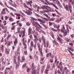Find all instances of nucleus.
Returning a JSON list of instances; mask_svg holds the SVG:
<instances>
[{
  "label": "nucleus",
  "instance_id": "43",
  "mask_svg": "<svg viewBox=\"0 0 74 74\" xmlns=\"http://www.w3.org/2000/svg\"><path fill=\"white\" fill-rule=\"evenodd\" d=\"M14 64H16V59L15 58H14Z\"/></svg>",
  "mask_w": 74,
  "mask_h": 74
},
{
  "label": "nucleus",
  "instance_id": "35",
  "mask_svg": "<svg viewBox=\"0 0 74 74\" xmlns=\"http://www.w3.org/2000/svg\"><path fill=\"white\" fill-rule=\"evenodd\" d=\"M34 59L36 60H38V58L37 56L36 55H35Z\"/></svg>",
  "mask_w": 74,
  "mask_h": 74
},
{
  "label": "nucleus",
  "instance_id": "37",
  "mask_svg": "<svg viewBox=\"0 0 74 74\" xmlns=\"http://www.w3.org/2000/svg\"><path fill=\"white\" fill-rule=\"evenodd\" d=\"M50 34L51 35V36L52 37H53H53H54V36L53 35V32H50Z\"/></svg>",
  "mask_w": 74,
  "mask_h": 74
},
{
  "label": "nucleus",
  "instance_id": "19",
  "mask_svg": "<svg viewBox=\"0 0 74 74\" xmlns=\"http://www.w3.org/2000/svg\"><path fill=\"white\" fill-rule=\"evenodd\" d=\"M67 32L69 33V32H68V31H67V30H65V32L64 33V37L65 36H66L67 35Z\"/></svg>",
  "mask_w": 74,
  "mask_h": 74
},
{
  "label": "nucleus",
  "instance_id": "59",
  "mask_svg": "<svg viewBox=\"0 0 74 74\" xmlns=\"http://www.w3.org/2000/svg\"><path fill=\"white\" fill-rule=\"evenodd\" d=\"M50 62H51V63H53V60L51 59L50 60Z\"/></svg>",
  "mask_w": 74,
  "mask_h": 74
},
{
  "label": "nucleus",
  "instance_id": "16",
  "mask_svg": "<svg viewBox=\"0 0 74 74\" xmlns=\"http://www.w3.org/2000/svg\"><path fill=\"white\" fill-rule=\"evenodd\" d=\"M10 37H11V35H8L6 40H5V42H6V41H8V40L10 39Z\"/></svg>",
  "mask_w": 74,
  "mask_h": 74
},
{
  "label": "nucleus",
  "instance_id": "42",
  "mask_svg": "<svg viewBox=\"0 0 74 74\" xmlns=\"http://www.w3.org/2000/svg\"><path fill=\"white\" fill-rule=\"evenodd\" d=\"M69 1H70V2L71 3V4H72L73 5H74V1H72V0H69Z\"/></svg>",
  "mask_w": 74,
  "mask_h": 74
},
{
  "label": "nucleus",
  "instance_id": "4",
  "mask_svg": "<svg viewBox=\"0 0 74 74\" xmlns=\"http://www.w3.org/2000/svg\"><path fill=\"white\" fill-rule=\"evenodd\" d=\"M35 44L34 45L33 43V41H32L31 42V45L32 46V47L34 48L35 49H36V47H37V42L35 43Z\"/></svg>",
  "mask_w": 74,
  "mask_h": 74
},
{
  "label": "nucleus",
  "instance_id": "3",
  "mask_svg": "<svg viewBox=\"0 0 74 74\" xmlns=\"http://www.w3.org/2000/svg\"><path fill=\"white\" fill-rule=\"evenodd\" d=\"M54 26L55 28H57V30L51 27L50 28L51 30H52V31H53V32H57L59 29V27H60V25H58V26H57V25L56 24H54Z\"/></svg>",
  "mask_w": 74,
  "mask_h": 74
},
{
  "label": "nucleus",
  "instance_id": "36",
  "mask_svg": "<svg viewBox=\"0 0 74 74\" xmlns=\"http://www.w3.org/2000/svg\"><path fill=\"white\" fill-rule=\"evenodd\" d=\"M3 25L5 26V25H7V21L6 20H5L3 22Z\"/></svg>",
  "mask_w": 74,
  "mask_h": 74
},
{
  "label": "nucleus",
  "instance_id": "25",
  "mask_svg": "<svg viewBox=\"0 0 74 74\" xmlns=\"http://www.w3.org/2000/svg\"><path fill=\"white\" fill-rule=\"evenodd\" d=\"M21 47H18V48L17 49V54H18V55H19L20 54V52H19V50H20V48Z\"/></svg>",
  "mask_w": 74,
  "mask_h": 74
},
{
  "label": "nucleus",
  "instance_id": "29",
  "mask_svg": "<svg viewBox=\"0 0 74 74\" xmlns=\"http://www.w3.org/2000/svg\"><path fill=\"white\" fill-rule=\"evenodd\" d=\"M4 66H1V67L0 68V70L1 71H3V70L4 69Z\"/></svg>",
  "mask_w": 74,
  "mask_h": 74
},
{
  "label": "nucleus",
  "instance_id": "15",
  "mask_svg": "<svg viewBox=\"0 0 74 74\" xmlns=\"http://www.w3.org/2000/svg\"><path fill=\"white\" fill-rule=\"evenodd\" d=\"M4 46L3 45H1V49L2 52H4Z\"/></svg>",
  "mask_w": 74,
  "mask_h": 74
},
{
  "label": "nucleus",
  "instance_id": "50",
  "mask_svg": "<svg viewBox=\"0 0 74 74\" xmlns=\"http://www.w3.org/2000/svg\"><path fill=\"white\" fill-rule=\"evenodd\" d=\"M43 26H44V27L46 29H48V26H47V25H45V24L43 25Z\"/></svg>",
  "mask_w": 74,
  "mask_h": 74
},
{
  "label": "nucleus",
  "instance_id": "17",
  "mask_svg": "<svg viewBox=\"0 0 74 74\" xmlns=\"http://www.w3.org/2000/svg\"><path fill=\"white\" fill-rule=\"evenodd\" d=\"M65 30V27H64V26L63 25V27L61 29V32L62 33H64V30Z\"/></svg>",
  "mask_w": 74,
  "mask_h": 74
},
{
  "label": "nucleus",
  "instance_id": "30",
  "mask_svg": "<svg viewBox=\"0 0 74 74\" xmlns=\"http://www.w3.org/2000/svg\"><path fill=\"white\" fill-rule=\"evenodd\" d=\"M27 11H31V12H32V11H33V10L32 9V8H29V7H28V8H27Z\"/></svg>",
  "mask_w": 74,
  "mask_h": 74
},
{
  "label": "nucleus",
  "instance_id": "33",
  "mask_svg": "<svg viewBox=\"0 0 74 74\" xmlns=\"http://www.w3.org/2000/svg\"><path fill=\"white\" fill-rule=\"evenodd\" d=\"M43 15H44V16H46V17H47V18H50V17L48 16V15H47V14L45 13Z\"/></svg>",
  "mask_w": 74,
  "mask_h": 74
},
{
  "label": "nucleus",
  "instance_id": "23",
  "mask_svg": "<svg viewBox=\"0 0 74 74\" xmlns=\"http://www.w3.org/2000/svg\"><path fill=\"white\" fill-rule=\"evenodd\" d=\"M31 74H36V71L34 69H33L32 71V73Z\"/></svg>",
  "mask_w": 74,
  "mask_h": 74
},
{
  "label": "nucleus",
  "instance_id": "46",
  "mask_svg": "<svg viewBox=\"0 0 74 74\" xmlns=\"http://www.w3.org/2000/svg\"><path fill=\"white\" fill-rule=\"evenodd\" d=\"M15 25H13V26L12 27L11 30H14V29H15Z\"/></svg>",
  "mask_w": 74,
  "mask_h": 74
},
{
  "label": "nucleus",
  "instance_id": "6",
  "mask_svg": "<svg viewBox=\"0 0 74 74\" xmlns=\"http://www.w3.org/2000/svg\"><path fill=\"white\" fill-rule=\"evenodd\" d=\"M21 60H20V56H18V62L17 64H16V68H18V67H19V64H20V62Z\"/></svg>",
  "mask_w": 74,
  "mask_h": 74
},
{
  "label": "nucleus",
  "instance_id": "18",
  "mask_svg": "<svg viewBox=\"0 0 74 74\" xmlns=\"http://www.w3.org/2000/svg\"><path fill=\"white\" fill-rule=\"evenodd\" d=\"M38 21L40 22L43 23H45V21H43V20H42V19L40 18L38 19Z\"/></svg>",
  "mask_w": 74,
  "mask_h": 74
},
{
  "label": "nucleus",
  "instance_id": "22",
  "mask_svg": "<svg viewBox=\"0 0 74 74\" xmlns=\"http://www.w3.org/2000/svg\"><path fill=\"white\" fill-rule=\"evenodd\" d=\"M18 44V41H17V39H16L15 41H14V44L15 46L16 45V44Z\"/></svg>",
  "mask_w": 74,
  "mask_h": 74
},
{
  "label": "nucleus",
  "instance_id": "41",
  "mask_svg": "<svg viewBox=\"0 0 74 74\" xmlns=\"http://www.w3.org/2000/svg\"><path fill=\"white\" fill-rule=\"evenodd\" d=\"M66 28L67 29V30H67V31H68V32H69V26H68V25H66Z\"/></svg>",
  "mask_w": 74,
  "mask_h": 74
},
{
  "label": "nucleus",
  "instance_id": "60",
  "mask_svg": "<svg viewBox=\"0 0 74 74\" xmlns=\"http://www.w3.org/2000/svg\"><path fill=\"white\" fill-rule=\"evenodd\" d=\"M54 19H55V18H50V21H54Z\"/></svg>",
  "mask_w": 74,
  "mask_h": 74
},
{
  "label": "nucleus",
  "instance_id": "57",
  "mask_svg": "<svg viewBox=\"0 0 74 74\" xmlns=\"http://www.w3.org/2000/svg\"><path fill=\"white\" fill-rule=\"evenodd\" d=\"M57 40L58 41H59L61 40V39H60V38L59 37H58L57 38Z\"/></svg>",
  "mask_w": 74,
  "mask_h": 74
},
{
  "label": "nucleus",
  "instance_id": "13",
  "mask_svg": "<svg viewBox=\"0 0 74 74\" xmlns=\"http://www.w3.org/2000/svg\"><path fill=\"white\" fill-rule=\"evenodd\" d=\"M50 4H51V5H53V7H55V8H56V9H57V10H59V8H58V7H57V6H56L53 3L51 2L50 3Z\"/></svg>",
  "mask_w": 74,
  "mask_h": 74
},
{
  "label": "nucleus",
  "instance_id": "52",
  "mask_svg": "<svg viewBox=\"0 0 74 74\" xmlns=\"http://www.w3.org/2000/svg\"><path fill=\"white\" fill-rule=\"evenodd\" d=\"M45 58L44 57H41L40 58V60L44 61Z\"/></svg>",
  "mask_w": 74,
  "mask_h": 74
},
{
  "label": "nucleus",
  "instance_id": "38",
  "mask_svg": "<svg viewBox=\"0 0 74 74\" xmlns=\"http://www.w3.org/2000/svg\"><path fill=\"white\" fill-rule=\"evenodd\" d=\"M65 40L67 41V42H70V39L67 38H65Z\"/></svg>",
  "mask_w": 74,
  "mask_h": 74
},
{
  "label": "nucleus",
  "instance_id": "61",
  "mask_svg": "<svg viewBox=\"0 0 74 74\" xmlns=\"http://www.w3.org/2000/svg\"><path fill=\"white\" fill-rule=\"evenodd\" d=\"M41 33H43V34H46L45 32L44 31H42H42H41Z\"/></svg>",
  "mask_w": 74,
  "mask_h": 74
},
{
  "label": "nucleus",
  "instance_id": "51",
  "mask_svg": "<svg viewBox=\"0 0 74 74\" xmlns=\"http://www.w3.org/2000/svg\"><path fill=\"white\" fill-rule=\"evenodd\" d=\"M55 63H53L52 65V68H55Z\"/></svg>",
  "mask_w": 74,
  "mask_h": 74
},
{
  "label": "nucleus",
  "instance_id": "48",
  "mask_svg": "<svg viewBox=\"0 0 74 74\" xmlns=\"http://www.w3.org/2000/svg\"><path fill=\"white\" fill-rule=\"evenodd\" d=\"M40 52V55L41 56H42L43 55V54H42V50H39Z\"/></svg>",
  "mask_w": 74,
  "mask_h": 74
},
{
  "label": "nucleus",
  "instance_id": "8",
  "mask_svg": "<svg viewBox=\"0 0 74 74\" xmlns=\"http://www.w3.org/2000/svg\"><path fill=\"white\" fill-rule=\"evenodd\" d=\"M51 67V66L50 65H49L47 66L46 69L45 70L46 72H45V73L46 74H48V72L49 71V70H48L49 69H50V67Z\"/></svg>",
  "mask_w": 74,
  "mask_h": 74
},
{
  "label": "nucleus",
  "instance_id": "27",
  "mask_svg": "<svg viewBox=\"0 0 74 74\" xmlns=\"http://www.w3.org/2000/svg\"><path fill=\"white\" fill-rule=\"evenodd\" d=\"M9 20L10 22H13V21H14V20L13 18H12L10 17L9 19Z\"/></svg>",
  "mask_w": 74,
  "mask_h": 74
},
{
  "label": "nucleus",
  "instance_id": "20",
  "mask_svg": "<svg viewBox=\"0 0 74 74\" xmlns=\"http://www.w3.org/2000/svg\"><path fill=\"white\" fill-rule=\"evenodd\" d=\"M41 8L43 10H48V9L46 8V5L43 6V7H41Z\"/></svg>",
  "mask_w": 74,
  "mask_h": 74
},
{
  "label": "nucleus",
  "instance_id": "11",
  "mask_svg": "<svg viewBox=\"0 0 74 74\" xmlns=\"http://www.w3.org/2000/svg\"><path fill=\"white\" fill-rule=\"evenodd\" d=\"M28 31H29V34H28L29 36L30 35V33H31V34H33V31H32V29L31 27L29 28Z\"/></svg>",
  "mask_w": 74,
  "mask_h": 74
},
{
  "label": "nucleus",
  "instance_id": "62",
  "mask_svg": "<svg viewBox=\"0 0 74 74\" xmlns=\"http://www.w3.org/2000/svg\"><path fill=\"white\" fill-rule=\"evenodd\" d=\"M32 19H33V20H34V21H37L38 20V19L35 18H32Z\"/></svg>",
  "mask_w": 74,
  "mask_h": 74
},
{
  "label": "nucleus",
  "instance_id": "32",
  "mask_svg": "<svg viewBox=\"0 0 74 74\" xmlns=\"http://www.w3.org/2000/svg\"><path fill=\"white\" fill-rule=\"evenodd\" d=\"M31 67L32 68H33V69H36V67L34 66V63H33L32 65H31Z\"/></svg>",
  "mask_w": 74,
  "mask_h": 74
},
{
  "label": "nucleus",
  "instance_id": "7",
  "mask_svg": "<svg viewBox=\"0 0 74 74\" xmlns=\"http://www.w3.org/2000/svg\"><path fill=\"white\" fill-rule=\"evenodd\" d=\"M68 7L69 8V9L70 11V12L71 14L72 13V12H73L72 10L73 9L72 8V6L71 5V3H69L68 4Z\"/></svg>",
  "mask_w": 74,
  "mask_h": 74
},
{
  "label": "nucleus",
  "instance_id": "10",
  "mask_svg": "<svg viewBox=\"0 0 74 74\" xmlns=\"http://www.w3.org/2000/svg\"><path fill=\"white\" fill-rule=\"evenodd\" d=\"M34 38L35 39H34V42L35 43H36V42H37V41L38 40L39 38L37 37V36L34 35Z\"/></svg>",
  "mask_w": 74,
  "mask_h": 74
},
{
  "label": "nucleus",
  "instance_id": "64",
  "mask_svg": "<svg viewBox=\"0 0 74 74\" xmlns=\"http://www.w3.org/2000/svg\"><path fill=\"white\" fill-rule=\"evenodd\" d=\"M40 62L41 64H43L44 63V61L40 60Z\"/></svg>",
  "mask_w": 74,
  "mask_h": 74
},
{
  "label": "nucleus",
  "instance_id": "53",
  "mask_svg": "<svg viewBox=\"0 0 74 74\" xmlns=\"http://www.w3.org/2000/svg\"><path fill=\"white\" fill-rule=\"evenodd\" d=\"M57 73L58 74H61V72L59 70H58L57 71Z\"/></svg>",
  "mask_w": 74,
  "mask_h": 74
},
{
  "label": "nucleus",
  "instance_id": "21",
  "mask_svg": "<svg viewBox=\"0 0 74 74\" xmlns=\"http://www.w3.org/2000/svg\"><path fill=\"white\" fill-rule=\"evenodd\" d=\"M42 40L43 41V43L44 44H46V43L45 42L46 40H45V38L44 37L42 36Z\"/></svg>",
  "mask_w": 74,
  "mask_h": 74
},
{
  "label": "nucleus",
  "instance_id": "49",
  "mask_svg": "<svg viewBox=\"0 0 74 74\" xmlns=\"http://www.w3.org/2000/svg\"><path fill=\"white\" fill-rule=\"evenodd\" d=\"M43 11L44 12H47V13L49 12V11L47 10H43Z\"/></svg>",
  "mask_w": 74,
  "mask_h": 74
},
{
  "label": "nucleus",
  "instance_id": "24",
  "mask_svg": "<svg viewBox=\"0 0 74 74\" xmlns=\"http://www.w3.org/2000/svg\"><path fill=\"white\" fill-rule=\"evenodd\" d=\"M37 45H38V49L39 50H40V42H38L37 43Z\"/></svg>",
  "mask_w": 74,
  "mask_h": 74
},
{
  "label": "nucleus",
  "instance_id": "39",
  "mask_svg": "<svg viewBox=\"0 0 74 74\" xmlns=\"http://www.w3.org/2000/svg\"><path fill=\"white\" fill-rule=\"evenodd\" d=\"M48 44H49V42L47 41L46 42V48H48Z\"/></svg>",
  "mask_w": 74,
  "mask_h": 74
},
{
  "label": "nucleus",
  "instance_id": "47",
  "mask_svg": "<svg viewBox=\"0 0 74 74\" xmlns=\"http://www.w3.org/2000/svg\"><path fill=\"white\" fill-rule=\"evenodd\" d=\"M5 12V9H3V10L2 12H1V14H3L4 13V14H5V13H4Z\"/></svg>",
  "mask_w": 74,
  "mask_h": 74
},
{
  "label": "nucleus",
  "instance_id": "9",
  "mask_svg": "<svg viewBox=\"0 0 74 74\" xmlns=\"http://www.w3.org/2000/svg\"><path fill=\"white\" fill-rule=\"evenodd\" d=\"M23 11L25 13L28 14V15H31L32 14V12L30 11L29 10H27V11H26L25 10H23Z\"/></svg>",
  "mask_w": 74,
  "mask_h": 74
},
{
  "label": "nucleus",
  "instance_id": "2",
  "mask_svg": "<svg viewBox=\"0 0 74 74\" xmlns=\"http://www.w3.org/2000/svg\"><path fill=\"white\" fill-rule=\"evenodd\" d=\"M12 68V66H10L9 67H6L5 71L4 74H8V73H9V72L10 71V70H11Z\"/></svg>",
  "mask_w": 74,
  "mask_h": 74
},
{
  "label": "nucleus",
  "instance_id": "55",
  "mask_svg": "<svg viewBox=\"0 0 74 74\" xmlns=\"http://www.w3.org/2000/svg\"><path fill=\"white\" fill-rule=\"evenodd\" d=\"M24 6L25 8H27V9L29 7H28V6H27L26 5V4H24Z\"/></svg>",
  "mask_w": 74,
  "mask_h": 74
},
{
  "label": "nucleus",
  "instance_id": "28",
  "mask_svg": "<svg viewBox=\"0 0 74 74\" xmlns=\"http://www.w3.org/2000/svg\"><path fill=\"white\" fill-rule=\"evenodd\" d=\"M6 43L8 45H7V47H8V46H10V44H11V42H10V41H8L6 42Z\"/></svg>",
  "mask_w": 74,
  "mask_h": 74
},
{
  "label": "nucleus",
  "instance_id": "1",
  "mask_svg": "<svg viewBox=\"0 0 74 74\" xmlns=\"http://www.w3.org/2000/svg\"><path fill=\"white\" fill-rule=\"evenodd\" d=\"M32 23L33 24V26H35V27L36 28V29L37 30V31L38 32H39V33H41V31H42V30L40 28H42V27H41V25H40L38 22L37 21H36L35 22L34 21H32ZM37 26H38L40 27V28L38 27V28H37L36 27H37Z\"/></svg>",
  "mask_w": 74,
  "mask_h": 74
},
{
  "label": "nucleus",
  "instance_id": "5",
  "mask_svg": "<svg viewBox=\"0 0 74 74\" xmlns=\"http://www.w3.org/2000/svg\"><path fill=\"white\" fill-rule=\"evenodd\" d=\"M33 8H35L36 10L38 12H39V10L41 9V7H38V5H35L33 6Z\"/></svg>",
  "mask_w": 74,
  "mask_h": 74
},
{
  "label": "nucleus",
  "instance_id": "12",
  "mask_svg": "<svg viewBox=\"0 0 74 74\" xmlns=\"http://www.w3.org/2000/svg\"><path fill=\"white\" fill-rule=\"evenodd\" d=\"M23 45L24 46V50H26L27 49V45L25 42H23Z\"/></svg>",
  "mask_w": 74,
  "mask_h": 74
},
{
  "label": "nucleus",
  "instance_id": "45",
  "mask_svg": "<svg viewBox=\"0 0 74 74\" xmlns=\"http://www.w3.org/2000/svg\"><path fill=\"white\" fill-rule=\"evenodd\" d=\"M45 53H48V52H49V50L48 49H46L45 50Z\"/></svg>",
  "mask_w": 74,
  "mask_h": 74
},
{
  "label": "nucleus",
  "instance_id": "56",
  "mask_svg": "<svg viewBox=\"0 0 74 74\" xmlns=\"http://www.w3.org/2000/svg\"><path fill=\"white\" fill-rule=\"evenodd\" d=\"M5 20H7L8 19V17H7V16H5Z\"/></svg>",
  "mask_w": 74,
  "mask_h": 74
},
{
  "label": "nucleus",
  "instance_id": "34",
  "mask_svg": "<svg viewBox=\"0 0 74 74\" xmlns=\"http://www.w3.org/2000/svg\"><path fill=\"white\" fill-rule=\"evenodd\" d=\"M30 68H28L27 69V72L28 73H29L30 72Z\"/></svg>",
  "mask_w": 74,
  "mask_h": 74
},
{
  "label": "nucleus",
  "instance_id": "40",
  "mask_svg": "<svg viewBox=\"0 0 74 74\" xmlns=\"http://www.w3.org/2000/svg\"><path fill=\"white\" fill-rule=\"evenodd\" d=\"M21 29V28H19L18 29V33H21V30H20Z\"/></svg>",
  "mask_w": 74,
  "mask_h": 74
},
{
  "label": "nucleus",
  "instance_id": "54",
  "mask_svg": "<svg viewBox=\"0 0 74 74\" xmlns=\"http://www.w3.org/2000/svg\"><path fill=\"white\" fill-rule=\"evenodd\" d=\"M24 53L25 55H27V51H24Z\"/></svg>",
  "mask_w": 74,
  "mask_h": 74
},
{
  "label": "nucleus",
  "instance_id": "26",
  "mask_svg": "<svg viewBox=\"0 0 74 74\" xmlns=\"http://www.w3.org/2000/svg\"><path fill=\"white\" fill-rule=\"evenodd\" d=\"M25 61V57H23L21 61V63H23V62Z\"/></svg>",
  "mask_w": 74,
  "mask_h": 74
},
{
  "label": "nucleus",
  "instance_id": "44",
  "mask_svg": "<svg viewBox=\"0 0 74 74\" xmlns=\"http://www.w3.org/2000/svg\"><path fill=\"white\" fill-rule=\"evenodd\" d=\"M10 14L12 16H13V17H14V18H15V16L14 15V14H13V13L12 12H10Z\"/></svg>",
  "mask_w": 74,
  "mask_h": 74
},
{
  "label": "nucleus",
  "instance_id": "31",
  "mask_svg": "<svg viewBox=\"0 0 74 74\" xmlns=\"http://www.w3.org/2000/svg\"><path fill=\"white\" fill-rule=\"evenodd\" d=\"M53 1V2L54 3L56 4V3H58V2H57V0H53L52 1Z\"/></svg>",
  "mask_w": 74,
  "mask_h": 74
},
{
  "label": "nucleus",
  "instance_id": "58",
  "mask_svg": "<svg viewBox=\"0 0 74 74\" xmlns=\"http://www.w3.org/2000/svg\"><path fill=\"white\" fill-rule=\"evenodd\" d=\"M39 17H40V18L41 19H46L45 18L42 16H39Z\"/></svg>",
  "mask_w": 74,
  "mask_h": 74
},
{
  "label": "nucleus",
  "instance_id": "14",
  "mask_svg": "<svg viewBox=\"0 0 74 74\" xmlns=\"http://www.w3.org/2000/svg\"><path fill=\"white\" fill-rule=\"evenodd\" d=\"M5 53L7 54V55H8L10 53V50L9 49H7L6 48L5 49Z\"/></svg>",
  "mask_w": 74,
  "mask_h": 74
},
{
  "label": "nucleus",
  "instance_id": "63",
  "mask_svg": "<svg viewBox=\"0 0 74 74\" xmlns=\"http://www.w3.org/2000/svg\"><path fill=\"white\" fill-rule=\"evenodd\" d=\"M29 58L30 59H33V57L32 55H29Z\"/></svg>",
  "mask_w": 74,
  "mask_h": 74
}]
</instances>
